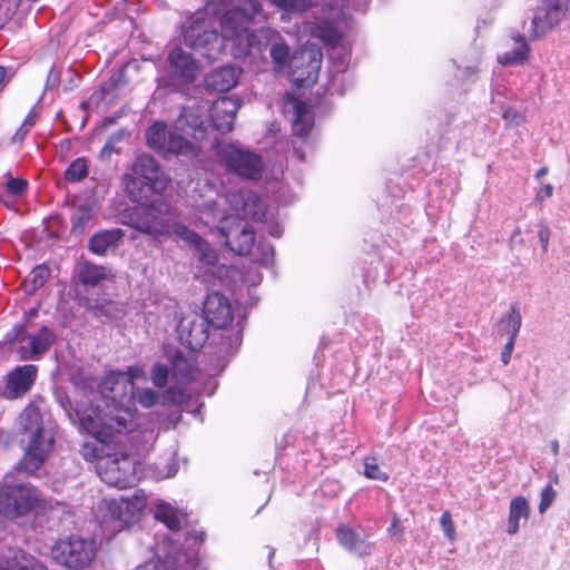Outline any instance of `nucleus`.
<instances>
[{
	"mask_svg": "<svg viewBox=\"0 0 570 570\" xmlns=\"http://www.w3.org/2000/svg\"><path fill=\"white\" fill-rule=\"evenodd\" d=\"M252 23L253 16L240 8L229 9L220 18V35L235 58L246 57L257 41Z\"/></svg>",
	"mask_w": 570,
	"mask_h": 570,
	"instance_id": "f257e3e1",
	"label": "nucleus"
},
{
	"mask_svg": "<svg viewBox=\"0 0 570 570\" xmlns=\"http://www.w3.org/2000/svg\"><path fill=\"white\" fill-rule=\"evenodd\" d=\"M190 136L194 140L200 141L207 136L205 120L193 114L184 111L176 121L175 128L170 131L165 154L196 157L199 153L198 146L187 139Z\"/></svg>",
	"mask_w": 570,
	"mask_h": 570,
	"instance_id": "f03ea898",
	"label": "nucleus"
},
{
	"mask_svg": "<svg viewBox=\"0 0 570 570\" xmlns=\"http://www.w3.org/2000/svg\"><path fill=\"white\" fill-rule=\"evenodd\" d=\"M56 341L52 328L42 325L37 332L29 333L26 323L16 324L6 334V342L17 344L16 352L20 360L39 361L51 348Z\"/></svg>",
	"mask_w": 570,
	"mask_h": 570,
	"instance_id": "7ed1b4c3",
	"label": "nucleus"
},
{
	"mask_svg": "<svg viewBox=\"0 0 570 570\" xmlns=\"http://www.w3.org/2000/svg\"><path fill=\"white\" fill-rule=\"evenodd\" d=\"M97 554L96 542L80 535L58 539L51 548L52 559L70 570H83L90 566Z\"/></svg>",
	"mask_w": 570,
	"mask_h": 570,
	"instance_id": "20e7f679",
	"label": "nucleus"
},
{
	"mask_svg": "<svg viewBox=\"0 0 570 570\" xmlns=\"http://www.w3.org/2000/svg\"><path fill=\"white\" fill-rule=\"evenodd\" d=\"M169 205L165 202H151L148 206L135 208L130 214V225L136 230L160 238L171 234V222L167 216Z\"/></svg>",
	"mask_w": 570,
	"mask_h": 570,
	"instance_id": "39448f33",
	"label": "nucleus"
},
{
	"mask_svg": "<svg viewBox=\"0 0 570 570\" xmlns=\"http://www.w3.org/2000/svg\"><path fill=\"white\" fill-rule=\"evenodd\" d=\"M217 156L227 170L240 177L255 180L262 176V157L248 149H244L235 144L222 145L217 148Z\"/></svg>",
	"mask_w": 570,
	"mask_h": 570,
	"instance_id": "423d86ee",
	"label": "nucleus"
},
{
	"mask_svg": "<svg viewBox=\"0 0 570 570\" xmlns=\"http://www.w3.org/2000/svg\"><path fill=\"white\" fill-rule=\"evenodd\" d=\"M184 42L203 57L215 59L225 46L223 37L207 20H193L184 31Z\"/></svg>",
	"mask_w": 570,
	"mask_h": 570,
	"instance_id": "0eeeda50",
	"label": "nucleus"
},
{
	"mask_svg": "<svg viewBox=\"0 0 570 570\" xmlns=\"http://www.w3.org/2000/svg\"><path fill=\"white\" fill-rule=\"evenodd\" d=\"M40 500L39 491L30 484L2 485L0 488V513L17 518L33 510Z\"/></svg>",
	"mask_w": 570,
	"mask_h": 570,
	"instance_id": "6e6552de",
	"label": "nucleus"
},
{
	"mask_svg": "<svg viewBox=\"0 0 570 570\" xmlns=\"http://www.w3.org/2000/svg\"><path fill=\"white\" fill-rule=\"evenodd\" d=\"M99 392L105 407L135 405V384L125 377L122 371L108 372L99 384Z\"/></svg>",
	"mask_w": 570,
	"mask_h": 570,
	"instance_id": "1a4fd4ad",
	"label": "nucleus"
},
{
	"mask_svg": "<svg viewBox=\"0 0 570 570\" xmlns=\"http://www.w3.org/2000/svg\"><path fill=\"white\" fill-rule=\"evenodd\" d=\"M285 108L287 110L291 109L293 112L292 135L299 140V142L295 139L292 140L293 154L298 160L304 161L305 151L303 150L302 145L307 141L313 129V117L309 115L307 104L295 96H288L285 101Z\"/></svg>",
	"mask_w": 570,
	"mask_h": 570,
	"instance_id": "9d476101",
	"label": "nucleus"
},
{
	"mask_svg": "<svg viewBox=\"0 0 570 570\" xmlns=\"http://www.w3.org/2000/svg\"><path fill=\"white\" fill-rule=\"evenodd\" d=\"M570 0H540L532 18L531 37L539 39L552 31L567 17Z\"/></svg>",
	"mask_w": 570,
	"mask_h": 570,
	"instance_id": "9b49d317",
	"label": "nucleus"
},
{
	"mask_svg": "<svg viewBox=\"0 0 570 570\" xmlns=\"http://www.w3.org/2000/svg\"><path fill=\"white\" fill-rule=\"evenodd\" d=\"M97 472L101 481L110 487L126 489L135 482L134 462L128 455L100 461Z\"/></svg>",
	"mask_w": 570,
	"mask_h": 570,
	"instance_id": "f8f14e48",
	"label": "nucleus"
},
{
	"mask_svg": "<svg viewBox=\"0 0 570 570\" xmlns=\"http://www.w3.org/2000/svg\"><path fill=\"white\" fill-rule=\"evenodd\" d=\"M88 413L81 417V429L101 442H106L115 434V410L110 405L106 410L100 404L90 403Z\"/></svg>",
	"mask_w": 570,
	"mask_h": 570,
	"instance_id": "ddd939ff",
	"label": "nucleus"
},
{
	"mask_svg": "<svg viewBox=\"0 0 570 570\" xmlns=\"http://www.w3.org/2000/svg\"><path fill=\"white\" fill-rule=\"evenodd\" d=\"M167 61V77L171 85H188L196 80L199 63L191 53L174 47L168 52Z\"/></svg>",
	"mask_w": 570,
	"mask_h": 570,
	"instance_id": "4468645a",
	"label": "nucleus"
},
{
	"mask_svg": "<svg viewBox=\"0 0 570 570\" xmlns=\"http://www.w3.org/2000/svg\"><path fill=\"white\" fill-rule=\"evenodd\" d=\"M176 331L178 338L190 351H196L205 345L209 337V324L207 318L199 313L190 312L180 317Z\"/></svg>",
	"mask_w": 570,
	"mask_h": 570,
	"instance_id": "2eb2a0df",
	"label": "nucleus"
},
{
	"mask_svg": "<svg viewBox=\"0 0 570 570\" xmlns=\"http://www.w3.org/2000/svg\"><path fill=\"white\" fill-rule=\"evenodd\" d=\"M228 202L237 216L254 222L262 220L266 214V205L261 196L250 189H239L228 195Z\"/></svg>",
	"mask_w": 570,
	"mask_h": 570,
	"instance_id": "dca6fc26",
	"label": "nucleus"
},
{
	"mask_svg": "<svg viewBox=\"0 0 570 570\" xmlns=\"http://www.w3.org/2000/svg\"><path fill=\"white\" fill-rule=\"evenodd\" d=\"M38 368L33 364L17 366L7 375L2 395L7 400H16L30 391L36 382Z\"/></svg>",
	"mask_w": 570,
	"mask_h": 570,
	"instance_id": "f3484780",
	"label": "nucleus"
},
{
	"mask_svg": "<svg viewBox=\"0 0 570 570\" xmlns=\"http://www.w3.org/2000/svg\"><path fill=\"white\" fill-rule=\"evenodd\" d=\"M335 537L343 549L358 558L370 557L376 550L374 542L347 524H340L335 530Z\"/></svg>",
	"mask_w": 570,
	"mask_h": 570,
	"instance_id": "a211bd4d",
	"label": "nucleus"
},
{
	"mask_svg": "<svg viewBox=\"0 0 570 570\" xmlns=\"http://www.w3.org/2000/svg\"><path fill=\"white\" fill-rule=\"evenodd\" d=\"M53 442L55 438L48 435H45L41 441H28L27 451L16 466L17 471L29 475L35 473L43 464Z\"/></svg>",
	"mask_w": 570,
	"mask_h": 570,
	"instance_id": "6ab92c4d",
	"label": "nucleus"
},
{
	"mask_svg": "<svg viewBox=\"0 0 570 570\" xmlns=\"http://www.w3.org/2000/svg\"><path fill=\"white\" fill-rule=\"evenodd\" d=\"M202 315L207 318L209 326L224 328L233 320L232 305L228 298L215 292L207 295Z\"/></svg>",
	"mask_w": 570,
	"mask_h": 570,
	"instance_id": "aec40b11",
	"label": "nucleus"
},
{
	"mask_svg": "<svg viewBox=\"0 0 570 570\" xmlns=\"http://www.w3.org/2000/svg\"><path fill=\"white\" fill-rule=\"evenodd\" d=\"M240 107L238 99L223 97L215 101L210 108V122L220 134L232 131L236 114Z\"/></svg>",
	"mask_w": 570,
	"mask_h": 570,
	"instance_id": "412c9836",
	"label": "nucleus"
},
{
	"mask_svg": "<svg viewBox=\"0 0 570 570\" xmlns=\"http://www.w3.org/2000/svg\"><path fill=\"white\" fill-rule=\"evenodd\" d=\"M171 233L178 238L184 240L190 247H193L197 258L206 265H214L217 256L210 245L195 230L188 228L186 225L175 223L171 225Z\"/></svg>",
	"mask_w": 570,
	"mask_h": 570,
	"instance_id": "4be33fe9",
	"label": "nucleus"
},
{
	"mask_svg": "<svg viewBox=\"0 0 570 570\" xmlns=\"http://www.w3.org/2000/svg\"><path fill=\"white\" fill-rule=\"evenodd\" d=\"M132 173L151 183L157 194H161L167 187V178L159 163L150 155L144 154L136 157Z\"/></svg>",
	"mask_w": 570,
	"mask_h": 570,
	"instance_id": "5701e85b",
	"label": "nucleus"
},
{
	"mask_svg": "<svg viewBox=\"0 0 570 570\" xmlns=\"http://www.w3.org/2000/svg\"><path fill=\"white\" fill-rule=\"evenodd\" d=\"M19 423L27 442L41 441L45 435L53 436L52 431L43 426L40 410L33 403H29L20 413Z\"/></svg>",
	"mask_w": 570,
	"mask_h": 570,
	"instance_id": "b1692460",
	"label": "nucleus"
},
{
	"mask_svg": "<svg viewBox=\"0 0 570 570\" xmlns=\"http://www.w3.org/2000/svg\"><path fill=\"white\" fill-rule=\"evenodd\" d=\"M219 230L225 237V245L230 250L240 256L247 255L250 252L255 240V232L250 224H243L235 236L224 225L219 227Z\"/></svg>",
	"mask_w": 570,
	"mask_h": 570,
	"instance_id": "393cba45",
	"label": "nucleus"
},
{
	"mask_svg": "<svg viewBox=\"0 0 570 570\" xmlns=\"http://www.w3.org/2000/svg\"><path fill=\"white\" fill-rule=\"evenodd\" d=\"M198 560L184 551L168 553L164 560L157 559L145 564L146 570H198Z\"/></svg>",
	"mask_w": 570,
	"mask_h": 570,
	"instance_id": "a878e982",
	"label": "nucleus"
},
{
	"mask_svg": "<svg viewBox=\"0 0 570 570\" xmlns=\"http://www.w3.org/2000/svg\"><path fill=\"white\" fill-rule=\"evenodd\" d=\"M124 232L119 228L104 229L95 233L88 242V248L91 253L104 256L108 250H115Z\"/></svg>",
	"mask_w": 570,
	"mask_h": 570,
	"instance_id": "bb28decb",
	"label": "nucleus"
},
{
	"mask_svg": "<svg viewBox=\"0 0 570 570\" xmlns=\"http://www.w3.org/2000/svg\"><path fill=\"white\" fill-rule=\"evenodd\" d=\"M238 78L239 70L237 68L225 66L212 71L206 78V85L215 91L226 92L237 85Z\"/></svg>",
	"mask_w": 570,
	"mask_h": 570,
	"instance_id": "cd10ccee",
	"label": "nucleus"
},
{
	"mask_svg": "<svg viewBox=\"0 0 570 570\" xmlns=\"http://www.w3.org/2000/svg\"><path fill=\"white\" fill-rule=\"evenodd\" d=\"M114 277L115 274L110 267L91 262H83L79 265L78 278L85 286L95 287L104 281H111Z\"/></svg>",
	"mask_w": 570,
	"mask_h": 570,
	"instance_id": "c85d7f7f",
	"label": "nucleus"
},
{
	"mask_svg": "<svg viewBox=\"0 0 570 570\" xmlns=\"http://www.w3.org/2000/svg\"><path fill=\"white\" fill-rule=\"evenodd\" d=\"M193 352L194 351H190L188 354H185L181 351H177L174 354L171 361V368L173 375L178 381L189 382L196 379L198 368Z\"/></svg>",
	"mask_w": 570,
	"mask_h": 570,
	"instance_id": "c756f323",
	"label": "nucleus"
},
{
	"mask_svg": "<svg viewBox=\"0 0 570 570\" xmlns=\"http://www.w3.org/2000/svg\"><path fill=\"white\" fill-rule=\"evenodd\" d=\"M124 180L128 197L135 203H147L154 194H157L151 187V183L134 173L125 175Z\"/></svg>",
	"mask_w": 570,
	"mask_h": 570,
	"instance_id": "7c9ffc66",
	"label": "nucleus"
},
{
	"mask_svg": "<svg viewBox=\"0 0 570 570\" xmlns=\"http://www.w3.org/2000/svg\"><path fill=\"white\" fill-rule=\"evenodd\" d=\"M513 46L510 50L498 57L500 65H520L528 60L530 47L524 36L519 31H512Z\"/></svg>",
	"mask_w": 570,
	"mask_h": 570,
	"instance_id": "2f4dec72",
	"label": "nucleus"
},
{
	"mask_svg": "<svg viewBox=\"0 0 570 570\" xmlns=\"http://www.w3.org/2000/svg\"><path fill=\"white\" fill-rule=\"evenodd\" d=\"M530 514V505L524 497H515L510 501L508 533L515 534L520 528V520L528 519Z\"/></svg>",
	"mask_w": 570,
	"mask_h": 570,
	"instance_id": "473e14b6",
	"label": "nucleus"
},
{
	"mask_svg": "<svg viewBox=\"0 0 570 570\" xmlns=\"http://www.w3.org/2000/svg\"><path fill=\"white\" fill-rule=\"evenodd\" d=\"M170 131L163 121H155L146 129V141L149 148L164 153L168 145Z\"/></svg>",
	"mask_w": 570,
	"mask_h": 570,
	"instance_id": "72a5a7b5",
	"label": "nucleus"
},
{
	"mask_svg": "<svg viewBox=\"0 0 570 570\" xmlns=\"http://www.w3.org/2000/svg\"><path fill=\"white\" fill-rule=\"evenodd\" d=\"M109 510L115 519L126 524L136 522L140 514V509L125 499L112 500L109 503Z\"/></svg>",
	"mask_w": 570,
	"mask_h": 570,
	"instance_id": "f704fd0d",
	"label": "nucleus"
},
{
	"mask_svg": "<svg viewBox=\"0 0 570 570\" xmlns=\"http://www.w3.org/2000/svg\"><path fill=\"white\" fill-rule=\"evenodd\" d=\"M154 518L163 522L170 531L180 529V512L169 503H158L155 508Z\"/></svg>",
	"mask_w": 570,
	"mask_h": 570,
	"instance_id": "c9c22d12",
	"label": "nucleus"
},
{
	"mask_svg": "<svg viewBox=\"0 0 570 570\" xmlns=\"http://www.w3.org/2000/svg\"><path fill=\"white\" fill-rule=\"evenodd\" d=\"M522 317L517 304H511L509 313L501 317L499 322V332H503L509 338L517 340L520 332Z\"/></svg>",
	"mask_w": 570,
	"mask_h": 570,
	"instance_id": "e433bc0d",
	"label": "nucleus"
},
{
	"mask_svg": "<svg viewBox=\"0 0 570 570\" xmlns=\"http://www.w3.org/2000/svg\"><path fill=\"white\" fill-rule=\"evenodd\" d=\"M88 309L95 311L97 316L104 315L108 318H120L125 315L124 307L117 302L104 299L100 304L92 305L90 302L86 305Z\"/></svg>",
	"mask_w": 570,
	"mask_h": 570,
	"instance_id": "4c0bfd02",
	"label": "nucleus"
},
{
	"mask_svg": "<svg viewBox=\"0 0 570 570\" xmlns=\"http://www.w3.org/2000/svg\"><path fill=\"white\" fill-rule=\"evenodd\" d=\"M92 218L91 209L87 206L77 207L71 215V233L81 235Z\"/></svg>",
	"mask_w": 570,
	"mask_h": 570,
	"instance_id": "58836bf2",
	"label": "nucleus"
},
{
	"mask_svg": "<svg viewBox=\"0 0 570 570\" xmlns=\"http://www.w3.org/2000/svg\"><path fill=\"white\" fill-rule=\"evenodd\" d=\"M50 275V271L46 265H37L32 268L26 279V291L35 292L45 285Z\"/></svg>",
	"mask_w": 570,
	"mask_h": 570,
	"instance_id": "ea45409f",
	"label": "nucleus"
},
{
	"mask_svg": "<svg viewBox=\"0 0 570 570\" xmlns=\"http://www.w3.org/2000/svg\"><path fill=\"white\" fill-rule=\"evenodd\" d=\"M57 401L59 405L65 411L67 417L72 423H79V426L81 428V417L85 415V413H88V405L86 407H76L73 409L72 402L70 397L67 394H59L57 395Z\"/></svg>",
	"mask_w": 570,
	"mask_h": 570,
	"instance_id": "a19ab883",
	"label": "nucleus"
},
{
	"mask_svg": "<svg viewBox=\"0 0 570 570\" xmlns=\"http://www.w3.org/2000/svg\"><path fill=\"white\" fill-rule=\"evenodd\" d=\"M130 132L121 128L109 136L104 147L100 150L101 158H109L112 153L119 154L120 148L117 147V144L122 141L125 137H128Z\"/></svg>",
	"mask_w": 570,
	"mask_h": 570,
	"instance_id": "79ce46f5",
	"label": "nucleus"
},
{
	"mask_svg": "<svg viewBox=\"0 0 570 570\" xmlns=\"http://www.w3.org/2000/svg\"><path fill=\"white\" fill-rule=\"evenodd\" d=\"M88 175V166L85 158L75 159L66 169L65 178L68 181H80Z\"/></svg>",
	"mask_w": 570,
	"mask_h": 570,
	"instance_id": "37998d69",
	"label": "nucleus"
},
{
	"mask_svg": "<svg viewBox=\"0 0 570 570\" xmlns=\"http://www.w3.org/2000/svg\"><path fill=\"white\" fill-rule=\"evenodd\" d=\"M126 83V66H124L117 72L112 73L108 81L100 85V92L102 96H107Z\"/></svg>",
	"mask_w": 570,
	"mask_h": 570,
	"instance_id": "c03bdc74",
	"label": "nucleus"
},
{
	"mask_svg": "<svg viewBox=\"0 0 570 570\" xmlns=\"http://www.w3.org/2000/svg\"><path fill=\"white\" fill-rule=\"evenodd\" d=\"M1 189H4L8 194L13 197H20L27 193L28 181L24 178L20 177H11L9 176L8 180L0 185Z\"/></svg>",
	"mask_w": 570,
	"mask_h": 570,
	"instance_id": "a18cd8bd",
	"label": "nucleus"
},
{
	"mask_svg": "<svg viewBox=\"0 0 570 570\" xmlns=\"http://www.w3.org/2000/svg\"><path fill=\"white\" fill-rule=\"evenodd\" d=\"M14 570H48L38 559L32 556L21 554L13 557Z\"/></svg>",
	"mask_w": 570,
	"mask_h": 570,
	"instance_id": "49530a36",
	"label": "nucleus"
},
{
	"mask_svg": "<svg viewBox=\"0 0 570 570\" xmlns=\"http://www.w3.org/2000/svg\"><path fill=\"white\" fill-rule=\"evenodd\" d=\"M114 406L115 410V434L128 431L130 411L132 406Z\"/></svg>",
	"mask_w": 570,
	"mask_h": 570,
	"instance_id": "de8ad7c7",
	"label": "nucleus"
},
{
	"mask_svg": "<svg viewBox=\"0 0 570 570\" xmlns=\"http://www.w3.org/2000/svg\"><path fill=\"white\" fill-rule=\"evenodd\" d=\"M364 475L371 480L377 481H387L389 474L381 470V468L375 462V459H365L364 461Z\"/></svg>",
	"mask_w": 570,
	"mask_h": 570,
	"instance_id": "09e8293b",
	"label": "nucleus"
},
{
	"mask_svg": "<svg viewBox=\"0 0 570 570\" xmlns=\"http://www.w3.org/2000/svg\"><path fill=\"white\" fill-rule=\"evenodd\" d=\"M321 67V59L316 58V55L314 52L308 53L307 59V71L306 75L304 72H301L297 80L306 81V82H314L317 78V71Z\"/></svg>",
	"mask_w": 570,
	"mask_h": 570,
	"instance_id": "8fccbe9b",
	"label": "nucleus"
},
{
	"mask_svg": "<svg viewBox=\"0 0 570 570\" xmlns=\"http://www.w3.org/2000/svg\"><path fill=\"white\" fill-rule=\"evenodd\" d=\"M272 2L286 11L297 12L306 11L313 6L312 0H272Z\"/></svg>",
	"mask_w": 570,
	"mask_h": 570,
	"instance_id": "3c124183",
	"label": "nucleus"
},
{
	"mask_svg": "<svg viewBox=\"0 0 570 570\" xmlns=\"http://www.w3.org/2000/svg\"><path fill=\"white\" fill-rule=\"evenodd\" d=\"M158 399V393L153 389H140L135 393V400L145 409L153 407Z\"/></svg>",
	"mask_w": 570,
	"mask_h": 570,
	"instance_id": "603ef678",
	"label": "nucleus"
},
{
	"mask_svg": "<svg viewBox=\"0 0 570 570\" xmlns=\"http://www.w3.org/2000/svg\"><path fill=\"white\" fill-rule=\"evenodd\" d=\"M169 370L168 366L161 363H156L150 373V379L156 387H164L168 381Z\"/></svg>",
	"mask_w": 570,
	"mask_h": 570,
	"instance_id": "864d4df0",
	"label": "nucleus"
},
{
	"mask_svg": "<svg viewBox=\"0 0 570 570\" xmlns=\"http://www.w3.org/2000/svg\"><path fill=\"white\" fill-rule=\"evenodd\" d=\"M18 3L14 0L0 1V30L12 19L16 14Z\"/></svg>",
	"mask_w": 570,
	"mask_h": 570,
	"instance_id": "5fc2aeb1",
	"label": "nucleus"
},
{
	"mask_svg": "<svg viewBox=\"0 0 570 570\" xmlns=\"http://www.w3.org/2000/svg\"><path fill=\"white\" fill-rule=\"evenodd\" d=\"M272 59L279 66L285 65L287 58H288V47L287 45L283 42H276L272 45L269 50Z\"/></svg>",
	"mask_w": 570,
	"mask_h": 570,
	"instance_id": "6e6d98bb",
	"label": "nucleus"
},
{
	"mask_svg": "<svg viewBox=\"0 0 570 570\" xmlns=\"http://www.w3.org/2000/svg\"><path fill=\"white\" fill-rule=\"evenodd\" d=\"M557 492L551 484H547L540 493L539 512L543 513L552 504Z\"/></svg>",
	"mask_w": 570,
	"mask_h": 570,
	"instance_id": "4d7b16f0",
	"label": "nucleus"
},
{
	"mask_svg": "<svg viewBox=\"0 0 570 570\" xmlns=\"http://www.w3.org/2000/svg\"><path fill=\"white\" fill-rule=\"evenodd\" d=\"M440 523H441L442 530L444 532V535L451 541L454 540L455 527L452 521V515H451L450 511L446 510L442 513V515L440 518Z\"/></svg>",
	"mask_w": 570,
	"mask_h": 570,
	"instance_id": "13d9d810",
	"label": "nucleus"
},
{
	"mask_svg": "<svg viewBox=\"0 0 570 570\" xmlns=\"http://www.w3.org/2000/svg\"><path fill=\"white\" fill-rule=\"evenodd\" d=\"M60 70L56 68V66H52L49 70V73L47 76L45 89L46 90H53L56 89L60 83Z\"/></svg>",
	"mask_w": 570,
	"mask_h": 570,
	"instance_id": "bf43d9fd",
	"label": "nucleus"
},
{
	"mask_svg": "<svg viewBox=\"0 0 570 570\" xmlns=\"http://www.w3.org/2000/svg\"><path fill=\"white\" fill-rule=\"evenodd\" d=\"M318 37L324 39L326 42L335 45L340 41L338 32L332 27H321Z\"/></svg>",
	"mask_w": 570,
	"mask_h": 570,
	"instance_id": "052dcab7",
	"label": "nucleus"
},
{
	"mask_svg": "<svg viewBox=\"0 0 570 570\" xmlns=\"http://www.w3.org/2000/svg\"><path fill=\"white\" fill-rule=\"evenodd\" d=\"M122 374L126 379H129V382L134 384L136 379H140L145 376L144 368L139 365H130L126 371H122Z\"/></svg>",
	"mask_w": 570,
	"mask_h": 570,
	"instance_id": "680f3d73",
	"label": "nucleus"
},
{
	"mask_svg": "<svg viewBox=\"0 0 570 570\" xmlns=\"http://www.w3.org/2000/svg\"><path fill=\"white\" fill-rule=\"evenodd\" d=\"M538 237L542 246V250L546 253L548 250L549 238H550V229L547 225L540 224L538 230Z\"/></svg>",
	"mask_w": 570,
	"mask_h": 570,
	"instance_id": "e2e57ef3",
	"label": "nucleus"
},
{
	"mask_svg": "<svg viewBox=\"0 0 570 570\" xmlns=\"http://www.w3.org/2000/svg\"><path fill=\"white\" fill-rule=\"evenodd\" d=\"M515 340L509 338L507 343L504 344L502 352H501V361L504 365L509 364L511 360V355L513 352Z\"/></svg>",
	"mask_w": 570,
	"mask_h": 570,
	"instance_id": "0e129e2a",
	"label": "nucleus"
},
{
	"mask_svg": "<svg viewBox=\"0 0 570 570\" xmlns=\"http://www.w3.org/2000/svg\"><path fill=\"white\" fill-rule=\"evenodd\" d=\"M30 129V127H24V125L21 124L11 138L12 144H21L26 136L29 134Z\"/></svg>",
	"mask_w": 570,
	"mask_h": 570,
	"instance_id": "69168bd1",
	"label": "nucleus"
},
{
	"mask_svg": "<svg viewBox=\"0 0 570 570\" xmlns=\"http://www.w3.org/2000/svg\"><path fill=\"white\" fill-rule=\"evenodd\" d=\"M258 247L262 248V254H263L262 262L264 264H268L274 255V247L269 244H267V245L259 244Z\"/></svg>",
	"mask_w": 570,
	"mask_h": 570,
	"instance_id": "338daca9",
	"label": "nucleus"
},
{
	"mask_svg": "<svg viewBox=\"0 0 570 570\" xmlns=\"http://www.w3.org/2000/svg\"><path fill=\"white\" fill-rule=\"evenodd\" d=\"M205 540V532L200 531V532H197L195 531L194 533H189L188 537L186 538V541L189 542V541H193V544L194 546H197V544H202Z\"/></svg>",
	"mask_w": 570,
	"mask_h": 570,
	"instance_id": "774afa93",
	"label": "nucleus"
}]
</instances>
